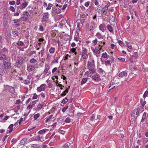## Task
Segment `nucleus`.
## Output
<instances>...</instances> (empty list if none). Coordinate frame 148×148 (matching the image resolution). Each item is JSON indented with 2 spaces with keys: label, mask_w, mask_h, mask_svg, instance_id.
I'll list each match as a JSON object with an SVG mask.
<instances>
[{
  "label": "nucleus",
  "mask_w": 148,
  "mask_h": 148,
  "mask_svg": "<svg viewBox=\"0 0 148 148\" xmlns=\"http://www.w3.org/2000/svg\"><path fill=\"white\" fill-rule=\"evenodd\" d=\"M102 57L104 58H107L108 57V55L106 52H105L102 55Z\"/></svg>",
  "instance_id": "e433bc0d"
},
{
  "label": "nucleus",
  "mask_w": 148,
  "mask_h": 148,
  "mask_svg": "<svg viewBox=\"0 0 148 148\" xmlns=\"http://www.w3.org/2000/svg\"><path fill=\"white\" fill-rule=\"evenodd\" d=\"M136 110H134L131 116V118L133 119L135 115Z\"/></svg>",
  "instance_id": "4c0bfd02"
},
{
  "label": "nucleus",
  "mask_w": 148,
  "mask_h": 148,
  "mask_svg": "<svg viewBox=\"0 0 148 148\" xmlns=\"http://www.w3.org/2000/svg\"><path fill=\"white\" fill-rule=\"evenodd\" d=\"M49 131L47 129H45L41 130L38 132V133L39 134H45L46 132Z\"/></svg>",
  "instance_id": "2eb2a0df"
},
{
  "label": "nucleus",
  "mask_w": 148,
  "mask_h": 148,
  "mask_svg": "<svg viewBox=\"0 0 148 148\" xmlns=\"http://www.w3.org/2000/svg\"><path fill=\"white\" fill-rule=\"evenodd\" d=\"M87 51L86 50H84L82 52V56L83 59H85L86 57Z\"/></svg>",
  "instance_id": "4468645a"
},
{
  "label": "nucleus",
  "mask_w": 148,
  "mask_h": 148,
  "mask_svg": "<svg viewBox=\"0 0 148 148\" xmlns=\"http://www.w3.org/2000/svg\"><path fill=\"white\" fill-rule=\"evenodd\" d=\"M87 79L86 78H83L81 84V85H82L83 84H84L87 82Z\"/></svg>",
  "instance_id": "a878e982"
},
{
  "label": "nucleus",
  "mask_w": 148,
  "mask_h": 148,
  "mask_svg": "<svg viewBox=\"0 0 148 148\" xmlns=\"http://www.w3.org/2000/svg\"><path fill=\"white\" fill-rule=\"evenodd\" d=\"M18 32L17 31H14L13 32V34L14 35H16V36H18Z\"/></svg>",
  "instance_id": "e2e57ef3"
},
{
  "label": "nucleus",
  "mask_w": 148,
  "mask_h": 148,
  "mask_svg": "<svg viewBox=\"0 0 148 148\" xmlns=\"http://www.w3.org/2000/svg\"><path fill=\"white\" fill-rule=\"evenodd\" d=\"M108 10L107 9L105 10L104 8H103L102 10L101 13L104 15H106L107 12Z\"/></svg>",
  "instance_id": "5701e85b"
},
{
  "label": "nucleus",
  "mask_w": 148,
  "mask_h": 148,
  "mask_svg": "<svg viewBox=\"0 0 148 148\" xmlns=\"http://www.w3.org/2000/svg\"><path fill=\"white\" fill-rule=\"evenodd\" d=\"M55 49L54 48L51 47L49 50V51L51 53H53L54 52Z\"/></svg>",
  "instance_id": "c9c22d12"
},
{
  "label": "nucleus",
  "mask_w": 148,
  "mask_h": 148,
  "mask_svg": "<svg viewBox=\"0 0 148 148\" xmlns=\"http://www.w3.org/2000/svg\"><path fill=\"white\" fill-rule=\"evenodd\" d=\"M40 116V114L39 113H38L36 114H35L34 116V120H36Z\"/></svg>",
  "instance_id": "58836bf2"
},
{
  "label": "nucleus",
  "mask_w": 148,
  "mask_h": 148,
  "mask_svg": "<svg viewBox=\"0 0 148 148\" xmlns=\"http://www.w3.org/2000/svg\"><path fill=\"white\" fill-rule=\"evenodd\" d=\"M30 81L28 80H24L23 81V82L25 84H28L29 83Z\"/></svg>",
  "instance_id": "09e8293b"
},
{
  "label": "nucleus",
  "mask_w": 148,
  "mask_h": 148,
  "mask_svg": "<svg viewBox=\"0 0 148 148\" xmlns=\"http://www.w3.org/2000/svg\"><path fill=\"white\" fill-rule=\"evenodd\" d=\"M67 102V101L65 100V99H64L62 101V103L64 104H66Z\"/></svg>",
  "instance_id": "052dcab7"
},
{
  "label": "nucleus",
  "mask_w": 148,
  "mask_h": 148,
  "mask_svg": "<svg viewBox=\"0 0 148 148\" xmlns=\"http://www.w3.org/2000/svg\"><path fill=\"white\" fill-rule=\"evenodd\" d=\"M15 2L14 1H9V3L12 5H14L15 4Z\"/></svg>",
  "instance_id": "680f3d73"
},
{
  "label": "nucleus",
  "mask_w": 148,
  "mask_h": 148,
  "mask_svg": "<svg viewBox=\"0 0 148 148\" xmlns=\"http://www.w3.org/2000/svg\"><path fill=\"white\" fill-rule=\"evenodd\" d=\"M40 139V136H37L35 137V140L36 141H39Z\"/></svg>",
  "instance_id": "c03bdc74"
},
{
  "label": "nucleus",
  "mask_w": 148,
  "mask_h": 148,
  "mask_svg": "<svg viewBox=\"0 0 148 148\" xmlns=\"http://www.w3.org/2000/svg\"><path fill=\"white\" fill-rule=\"evenodd\" d=\"M94 67H91L88 68L90 71L89 72L90 74H92L93 73L95 72V70L94 69Z\"/></svg>",
  "instance_id": "a211bd4d"
},
{
  "label": "nucleus",
  "mask_w": 148,
  "mask_h": 148,
  "mask_svg": "<svg viewBox=\"0 0 148 148\" xmlns=\"http://www.w3.org/2000/svg\"><path fill=\"white\" fill-rule=\"evenodd\" d=\"M92 50L96 54H99L100 53L99 50L97 49H93Z\"/></svg>",
  "instance_id": "bb28decb"
},
{
  "label": "nucleus",
  "mask_w": 148,
  "mask_h": 148,
  "mask_svg": "<svg viewBox=\"0 0 148 148\" xmlns=\"http://www.w3.org/2000/svg\"><path fill=\"white\" fill-rule=\"evenodd\" d=\"M29 62L31 63H35L37 62V61L34 58H32L30 60Z\"/></svg>",
  "instance_id": "72a5a7b5"
},
{
  "label": "nucleus",
  "mask_w": 148,
  "mask_h": 148,
  "mask_svg": "<svg viewBox=\"0 0 148 148\" xmlns=\"http://www.w3.org/2000/svg\"><path fill=\"white\" fill-rule=\"evenodd\" d=\"M65 121L66 123H69L71 121V119L70 118L68 117L66 118Z\"/></svg>",
  "instance_id": "3c124183"
},
{
  "label": "nucleus",
  "mask_w": 148,
  "mask_h": 148,
  "mask_svg": "<svg viewBox=\"0 0 148 148\" xmlns=\"http://www.w3.org/2000/svg\"><path fill=\"white\" fill-rule=\"evenodd\" d=\"M3 64L5 66L4 67L5 69H9L11 68V64L10 63L8 62H4Z\"/></svg>",
  "instance_id": "423d86ee"
},
{
  "label": "nucleus",
  "mask_w": 148,
  "mask_h": 148,
  "mask_svg": "<svg viewBox=\"0 0 148 148\" xmlns=\"http://www.w3.org/2000/svg\"><path fill=\"white\" fill-rule=\"evenodd\" d=\"M23 60L21 57H18L16 59V62L18 65L22 64L23 63Z\"/></svg>",
  "instance_id": "f03ea898"
},
{
  "label": "nucleus",
  "mask_w": 148,
  "mask_h": 148,
  "mask_svg": "<svg viewBox=\"0 0 148 148\" xmlns=\"http://www.w3.org/2000/svg\"><path fill=\"white\" fill-rule=\"evenodd\" d=\"M71 51L72 52V53H73L75 52V51H76V49L75 48H73L71 49Z\"/></svg>",
  "instance_id": "0e129e2a"
},
{
  "label": "nucleus",
  "mask_w": 148,
  "mask_h": 148,
  "mask_svg": "<svg viewBox=\"0 0 148 148\" xmlns=\"http://www.w3.org/2000/svg\"><path fill=\"white\" fill-rule=\"evenodd\" d=\"M36 101H33L31 103H30V104L32 106H34L36 103Z\"/></svg>",
  "instance_id": "5fc2aeb1"
},
{
  "label": "nucleus",
  "mask_w": 148,
  "mask_h": 148,
  "mask_svg": "<svg viewBox=\"0 0 148 148\" xmlns=\"http://www.w3.org/2000/svg\"><path fill=\"white\" fill-rule=\"evenodd\" d=\"M38 96L36 93H34V96L32 97V99H36L37 98Z\"/></svg>",
  "instance_id": "8fccbe9b"
},
{
  "label": "nucleus",
  "mask_w": 148,
  "mask_h": 148,
  "mask_svg": "<svg viewBox=\"0 0 148 148\" xmlns=\"http://www.w3.org/2000/svg\"><path fill=\"white\" fill-rule=\"evenodd\" d=\"M107 28L108 30L110 32H112L113 31L112 27L109 25H107Z\"/></svg>",
  "instance_id": "4be33fe9"
},
{
  "label": "nucleus",
  "mask_w": 148,
  "mask_h": 148,
  "mask_svg": "<svg viewBox=\"0 0 148 148\" xmlns=\"http://www.w3.org/2000/svg\"><path fill=\"white\" fill-rule=\"evenodd\" d=\"M70 86H69L68 88H67L65 90H64L61 95H60L62 96H64L66 95L67 93L68 92L69 88Z\"/></svg>",
  "instance_id": "ddd939ff"
},
{
  "label": "nucleus",
  "mask_w": 148,
  "mask_h": 148,
  "mask_svg": "<svg viewBox=\"0 0 148 148\" xmlns=\"http://www.w3.org/2000/svg\"><path fill=\"white\" fill-rule=\"evenodd\" d=\"M92 79L95 81H98L100 80V77L98 74L94 75L92 77Z\"/></svg>",
  "instance_id": "39448f33"
},
{
  "label": "nucleus",
  "mask_w": 148,
  "mask_h": 148,
  "mask_svg": "<svg viewBox=\"0 0 148 148\" xmlns=\"http://www.w3.org/2000/svg\"><path fill=\"white\" fill-rule=\"evenodd\" d=\"M32 107H33V106H31V105L30 104H29V105L28 106L27 108V109H29L31 108H32Z\"/></svg>",
  "instance_id": "774afa93"
},
{
  "label": "nucleus",
  "mask_w": 148,
  "mask_h": 148,
  "mask_svg": "<svg viewBox=\"0 0 148 148\" xmlns=\"http://www.w3.org/2000/svg\"><path fill=\"white\" fill-rule=\"evenodd\" d=\"M96 36L99 39L103 38L102 36L99 32H98L96 34Z\"/></svg>",
  "instance_id": "393cba45"
},
{
  "label": "nucleus",
  "mask_w": 148,
  "mask_h": 148,
  "mask_svg": "<svg viewBox=\"0 0 148 148\" xmlns=\"http://www.w3.org/2000/svg\"><path fill=\"white\" fill-rule=\"evenodd\" d=\"M28 2H24L21 5V9H23V8H25L28 5Z\"/></svg>",
  "instance_id": "412c9836"
},
{
  "label": "nucleus",
  "mask_w": 148,
  "mask_h": 148,
  "mask_svg": "<svg viewBox=\"0 0 148 148\" xmlns=\"http://www.w3.org/2000/svg\"><path fill=\"white\" fill-rule=\"evenodd\" d=\"M14 23L16 24L15 25L16 27H18L20 25V24L19 23L20 22V20L19 19H14L13 20Z\"/></svg>",
  "instance_id": "dca6fc26"
},
{
  "label": "nucleus",
  "mask_w": 148,
  "mask_h": 148,
  "mask_svg": "<svg viewBox=\"0 0 148 148\" xmlns=\"http://www.w3.org/2000/svg\"><path fill=\"white\" fill-rule=\"evenodd\" d=\"M23 19L24 21L27 22L28 21V16H24Z\"/></svg>",
  "instance_id": "ea45409f"
},
{
  "label": "nucleus",
  "mask_w": 148,
  "mask_h": 148,
  "mask_svg": "<svg viewBox=\"0 0 148 148\" xmlns=\"http://www.w3.org/2000/svg\"><path fill=\"white\" fill-rule=\"evenodd\" d=\"M118 59L123 61H124L125 60L124 58H118Z\"/></svg>",
  "instance_id": "338daca9"
},
{
  "label": "nucleus",
  "mask_w": 148,
  "mask_h": 148,
  "mask_svg": "<svg viewBox=\"0 0 148 148\" xmlns=\"http://www.w3.org/2000/svg\"><path fill=\"white\" fill-rule=\"evenodd\" d=\"M27 140V139L26 138H23L22 139L20 143V144L21 145H24Z\"/></svg>",
  "instance_id": "f3484780"
},
{
  "label": "nucleus",
  "mask_w": 148,
  "mask_h": 148,
  "mask_svg": "<svg viewBox=\"0 0 148 148\" xmlns=\"http://www.w3.org/2000/svg\"><path fill=\"white\" fill-rule=\"evenodd\" d=\"M127 72L126 71H124L121 72L118 75V76L121 77H123L127 76Z\"/></svg>",
  "instance_id": "20e7f679"
},
{
  "label": "nucleus",
  "mask_w": 148,
  "mask_h": 148,
  "mask_svg": "<svg viewBox=\"0 0 148 148\" xmlns=\"http://www.w3.org/2000/svg\"><path fill=\"white\" fill-rule=\"evenodd\" d=\"M53 11L57 14H59L60 13V10L58 8H52Z\"/></svg>",
  "instance_id": "f8f14e48"
},
{
  "label": "nucleus",
  "mask_w": 148,
  "mask_h": 148,
  "mask_svg": "<svg viewBox=\"0 0 148 148\" xmlns=\"http://www.w3.org/2000/svg\"><path fill=\"white\" fill-rule=\"evenodd\" d=\"M8 91L12 93H14L15 92V90L14 88L12 86H9Z\"/></svg>",
  "instance_id": "9b49d317"
},
{
  "label": "nucleus",
  "mask_w": 148,
  "mask_h": 148,
  "mask_svg": "<svg viewBox=\"0 0 148 148\" xmlns=\"http://www.w3.org/2000/svg\"><path fill=\"white\" fill-rule=\"evenodd\" d=\"M90 2L88 1H87V2H86L84 4V5L85 6H86V7H88L89 4H90Z\"/></svg>",
  "instance_id": "4d7b16f0"
},
{
  "label": "nucleus",
  "mask_w": 148,
  "mask_h": 148,
  "mask_svg": "<svg viewBox=\"0 0 148 148\" xmlns=\"http://www.w3.org/2000/svg\"><path fill=\"white\" fill-rule=\"evenodd\" d=\"M40 146L39 144H34L32 145L31 147L32 148H37L38 147Z\"/></svg>",
  "instance_id": "c85d7f7f"
},
{
  "label": "nucleus",
  "mask_w": 148,
  "mask_h": 148,
  "mask_svg": "<svg viewBox=\"0 0 148 148\" xmlns=\"http://www.w3.org/2000/svg\"><path fill=\"white\" fill-rule=\"evenodd\" d=\"M35 66L33 65H29L27 66V70L28 71H31L34 69Z\"/></svg>",
  "instance_id": "6e6552de"
},
{
  "label": "nucleus",
  "mask_w": 148,
  "mask_h": 148,
  "mask_svg": "<svg viewBox=\"0 0 148 148\" xmlns=\"http://www.w3.org/2000/svg\"><path fill=\"white\" fill-rule=\"evenodd\" d=\"M146 114H147V113L145 112H144V113L143 115V117H142V119H141V122H140V123H143V121H144L145 119L146 118Z\"/></svg>",
  "instance_id": "6ab92c4d"
},
{
  "label": "nucleus",
  "mask_w": 148,
  "mask_h": 148,
  "mask_svg": "<svg viewBox=\"0 0 148 148\" xmlns=\"http://www.w3.org/2000/svg\"><path fill=\"white\" fill-rule=\"evenodd\" d=\"M36 51H30L29 53L28 54V56H31L33 54H34L36 53Z\"/></svg>",
  "instance_id": "a19ab883"
},
{
  "label": "nucleus",
  "mask_w": 148,
  "mask_h": 148,
  "mask_svg": "<svg viewBox=\"0 0 148 148\" xmlns=\"http://www.w3.org/2000/svg\"><path fill=\"white\" fill-rule=\"evenodd\" d=\"M111 62V61L110 60H106V61H105V63L106 64H109L110 65H111V63H110Z\"/></svg>",
  "instance_id": "de8ad7c7"
},
{
  "label": "nucleus",
  "mask_w": 148,
  "mask_h": 148,
  "mask_svg": "<svg viewBox=\"0 0 148 148\" xmlns=\"http://www.w3.org/2000/svg\"><path fill=\"white\" fill-rule=\"evenodd\" d=\"M45 53V49L43 47L41 51L39 52V54H41V57H42Z\"/></svg>",
  "instance_id": "473e14b6"
},
{
  "label": "nucleus",
  "mask_w": 148,
  "mask_h": 148,
  "mask_svg": "<svg viewBox=\"0 0 148 148\" xmlns=\"http://www.w3.org/2000/svg\"><path fill=\"white\" fill-rule=\"evenodd\" d=\"M16 44L17 45V47L19 49L20 48V47H19L20 46H22L24 45V43L21 41H18L17 42H16Z\"/></svg>",
  "instance_id": "9d476101"
},
{
  "label": "nucleus",
  "mask_w": 148,
  "mask_h": 148,
  "mask_svg": "<svg viewBox=\"0 0 148 148\" xmlns=\"http://www.w3.org/2000/svg\"><path fill=\"white\" fill-rule=\"evenodd\" d=\"M95 119V115L93 114L92 115L90 120L91 121H94V119Z\"/></svg>",
  "instance_id": "49530a36"
},
{
  "label": "nucleus",
  "mask_w": 148,
  "mask_h": 148,
  "mask_svg": "<svg viewBox=\"0 0 148 148\" xmlns=\"http://www.w3.org/2000/svg\"><path fill=\"white\" fill-rule=\"evenodd\" d=\"M13 124H11L8 127V128L10 129V130L9 131V133H11L13 130Z\"/></svg>",
  "instance_id": "cd10ccee"
},
{
  "label": "nucleus",
  "mask_w": 148,
  "mask_h": 148,
  "mask_svg": "<svg viewBox=\"0 0 148 148\" xmlns=\"http://www.w3.org/2000/svg\"><path fill=\"white\" fill-rule=\"evenodd\" d=\"M99 29L102 32H104L106 29L105 25L103 24L100 25L99 26Z\"/></svg>",
  "instance_id": "0eeeda50"
},
{
  "label": "nucleus",
  "mask_w": 148,
  "mask_h": 148,
  "mask_svg": "<svg viewBox=\"0 0 148 148\" xmlns=\"http://www.w3.org/2000/svg\"><path fill=\"white\" fill-rule=\"evenodd\" d=\"M49 66H46L44 71L43 73L44 74H46L47 73L48 71L49 70Z\"/></svg>",
  "instance_id": "b1692460"
},
{
  "label": "nucleus",
  "mask_w": 148,
  "mask_h": 148,
  "mask_svg": "<svg viewBox=\"0 0 148 148\" xmlns=\"http://www.w3.org/2000/svg\"><path fill=\"white\" fill-rule=\"evenodd\" d=\"M68 108V106H66L65 107L63 108L62 109V111L63 112H64L67 109V108Z\"/></svg>",
  "instance_id": "a18cd8bd"
},
{
  "label": "nucleus",
  "mask_w": 148,
  "mask_h": 148,
  "mask_svg": "<svg viewBox=\"0 0 148 148\" xmlns=\"http://www.w3.org/2000/svg\"><path fill=\"white\" fill-rule=\"evenodd\" d=\"M148 93V91H146L145 92V93H144V94L143 96V97L144 98H145L147 96V95Z\"/></svg>",
  "instance_id": "864d4df0"
},
{
  "label": "nucleus",
  "mask_w": 148,
  "mask_h": 148,
  "mask_svg": "<svg viewBox=\"0 0 148 148\" xmlns=\"http://www.w3.org/2000/svg\"><path fill=\"white\" fill-rule=\"evenodd\" d=\"M45 88V86L44 84H42L40 87H38L37 90L38 92H40L42 91Z\"/></svg>",
  "instance_id": "1a4fd4ad"
},
{
  "label": "nucleus",
  "mask_w": 148,
  "mask_h": 148,
  "mask_svg": "<svg viewBox=\"0 0 148 148\" xmlns=\"http://www.w3.org/2000/svg\"><path fill=\"white\" fill-rule=\"evenodd\" d=\"M70 145V143L69 142H67L63 146L64 148H69V145Z\"/></svg>",
  "instance_id": "f704fd0d"
},
{
  "label": "nucleus",
  "mask_w": 148,
  "mask_h": 148,
  "mask_svg": "<svg viewBox=\"0 0 148 148\" xmlns=\"http://www.w3.org/2000/svg\"><path fill=\"white\" fill-rule=\"evenodd\" d=\"M88 68L94 67L95 66V61L93 59H92L91 62L89 61L88 64Z\"/></svg>",
  "instance_id": "7ed1b4c3"
},
{
  "label": "nucleus",
  "mask_w": 148,
  "mask_h": 148,
  "mask_svg": "<svg viewBox=\"0 0 148 148\" xmlns=\"http://www.w3.org/2000/svg\"><path fill=\"white\" fill-rule=\"evenodd\" d=\"M140 110V109H139V108H137L136 109H135L134 110H136L135 113L136 114V115H138Z\"/></svg>",
  "instance_id": "37998d69"
},
{
  "label": "nucleus",
  "mask_w": 148,
  "mask_h": 148,
  "mask_svg": "<svg viewBox=\"0 0 148 148\" xmlns=\"http://www.w3.org/2000/svg\"><path fill=\"white\" fill-rule=\"evenodd\" d=\"M93 45H96L97 44V38H95V40L93 41Z\"/></svg>",
  "instance_id": "603ef678"
},
{
  "label": "nucleus",
  "mask_w": 148,
  "mask_h": 148,
  "mask_svg": "<svg viewBox=\"0 0 148 148\" xmlns=\"http://www.w3.org/2000/svg\"><path fill=\"white\" fill-rule=\"evenodd\" d=\"M6 59V56L5 54H3L0 57V60H5Z\"/></svg>",
  "instance_id": "7c9ffc66"
},
{
  "label": "nucleus",
  "mask_w": 148,
  "mask_h": 148,
  "mask_svg": "<svg viewBox=\"0 0 148 148\" xmlns=\"http://www.w3.org/2000/svg\"><path fill=\"white\" fill-rule=\"evenodd\" d=\"M10 10L14 12L15 11V9L14 8L13 6L10 7Z\"/></svg>",
  "instance_id": "6e6d98bb"
},
{
  "label": "nucleus",
  "mask_w": 148,
  "mask_h": 148,
  "mask_svg": "<svg viewBox=\"0 0 148 148\" xmlns=\"http://www.w3.org/2000/svg\"><path fill=\"white\" fill-rule=\"evenodd\" d=\"M59 132L62 134H64L65 133V132L64 131L61 130H59Z\"/></svg>",
  "instance_id": "13d9d810"
},
{
  "label": "nucleus",
  "mask_w": 148,
  "mask_h": 148,
  "mask_svg": "<svg viewBox=\"0 0 148 148\" xmlns=\"http://www.w3.org/2000/svg\"><path fill=\"white\" fill-rule=\"evenodd\" d=\"M39 29L40 31H41V32H42L43 31V26H42V25H40Z\"/></svg>",
  "instance_id": "bf43d9fd"
},
{
  "label": "nucleus",
  "mask_w": 148,
  "mask_h": 148,
  "mask_svg": "<svg viewBox=\"0 0 148 148\" xmlns=\"http://www.w3.org/2000/svg\"><path fill=\"white\" fill-rule=\"evenodd\" d=\"M49 13L48 12H46L43 14V16L42 19V22L47 21L48 20Z\"/></svg>",
  "instance_id": "f257e3e1"
},
{
  "label": "nucleus",
  "mask_w": 148,
  "mask_h": 148,
  "mask_svg": "<svg viewBox=\"0 0 148 148\" xmlns=\"http://www.w3.org/2000/svg\"><path fill=\"white\" fill-rule=\"evenodd\" d=\"M44 103H43L41 104L38 105L37 107V109L38 110L41 109L44 105Z\"/></svg>",
  "instance_id": "aec40b11"
},
{
  "label": "nucleus",
  "mask_w": 148,
  "mask_h": 148,
  "mask_svg": "<svg viewBox=\"0 0 148 148\" xmlns=\"http://www.w3.org/2000/svg\"><path fill=\"white\" fill-rule=\"evenodd\" d=\"M53 115H50L49 117H48L46 120V122H48L49 120H50L51 119L52 117H53Z\"/></svg>",
  "instance_id": "79ce46f5"
},
{
  "label": "nucleus",
  "mask_w": 148,
  "mask_h": 148,
  "mask_svg": "<svg viewBox=\"0 0 148 148\" xmlns=\"http://www.w3.org/2000/svg\"><path fill=\"white\" fill-rule=\"evenodd\" d=\"M125 44L126 45V46L128 48H129L130 49H132V46L131 45H130L129 44V42H126Z\"/></svg>",
  "instance_id": "c756f323"
},
{
  "label": "nucleus",
  "mask_w": 148,
  "mask_h": 148,
  "mask_svg": "<svg viewBox=\"0 0 148 148\" xmlns=\"http://www.w3.org/2000/svg\"><path fill=\"white\" fill-rule=\"evenodd\" d=\"M94 3L95 5H99V3L97 0H95Z\"/></svg>",
  "instance_id": "69168bd1"
},
{
  "label": "nucleus",
  "mask_w": 148,
  "mask_h": 148,
  "mask_svg": "<svg viewBox=\"0 0 148 148\" xmlns=\"http://www.w3.org/2000/svg\"><path fill=\"white\" fill-rule=\"evenodd\" d=\"M52 6V4L50 3H49L48 5V6L47 7L46 10H50Z\"/></svg>",
  "instance_id": "2f4dec72"
}]
</instances>
